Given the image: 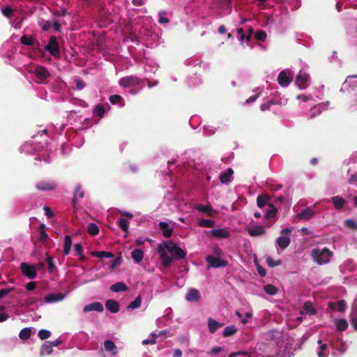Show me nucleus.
<instances>
[{
    "instance_id": "f257e3e1",
    "label": "nucleus",
    "mask_w": 357,
    "mask_h": 357,
    "mask_svg": "<svg viewBox=\"0 0 357 357\" xmlns=\"http://www.w3.org/2000/svg\"><path fill=\"white\" fill-rule=\"evenodd\" d=\"M332 255V252L327 248H324L322 250L314 249L312 252V256L318 264H323L329 262Z\"/></svg>"
},
{
    "instance_id": "f03ea898",
    "label": "nucleus",
    "mask_w": 357,
    "mask_h": 357,
    "mask_svg": "<svg viewBox=\"0 0 357 357\" xmlns=\"http://www.w3.org/2000/svg\"><path fill=\"white\" fill-rule=\"evenodd\" d=\"M45 50L54 57L59 58L60 56V50L57 38L55 36H50L48 44L45 46Z\"/></svg>"
},
{
    "instance_id": "7ed1b4c3",
    "label": "nucleus",
    "mask_w": 357,
    "mask_h": 357,
    "mask_svg": "<svg viewBox=\"0 0 357 357\" xmlns=\"http://www.w3.org/2000/svg\"><path fill=\"white\" fill-rule=\"evenodd\" d=\"M294 77V73L291 70H282L281 71L278 77V84L283 86L286 87L289 85V84L292 82Z\"/></svg>"
},
{
    "instance_id": "20e7f679",
    "label": "nucleus",
    "mask_w": 357,
    "mask_h": 357,
    "mask_svg": "<svg viewBox=\"0 0 357 357\" xmlns=\"http://www.w3.org/2000/svg\"><path fill=\"white\" fill-rule=\"evenodd\" d=\"M22 273L24 275L26 276L29 279H33L37 275V271L36 266L33 264H29L26 262H22L20 264Z\"/></svg>"
},
{
    "instance_id": "39448f33",
    "label": "nucleus",
    "mask_w": 357,
    "mask_h": 357,
    "mask_svg": "<svg viewBox=\"0 0 357 357\" xmlns=\"http://www.w3.org/2000/svg\"><path fill=\"white\" fill-rule=\"evenodd\" d=\"M140 82V79L134 75L122 77L119 81V85L123 87L135 86L139 85Z\"/></svg>"
},
{
    "instance_id": "423d86ee",
    "label": "nucleus",
    "mask_w": 357,
    "mask_h": 357,
    "mask_svg": "<svg viewBox=\"0 0 357 357\" xmlns=\"http://www.w3.org/2000/svg\"><path fill=\"white\" fill-rule=\"evenodd\" d=\"M165 248H166L165 247V245H162L160 244L158 246V252L160 254L161 263H162V266L165 267H167L172 264V258L165 250Z\"/></svg>"
},
{
    "instance_id": "0eeeda50",
    "label": "nucleus",
    "mask_w": 357,
    "mask_h": 357,
    "mask_svg": "<svg viewBox=\"0 0 357 357\" xmlns=\"http://www.w3.org/2000/svg\"><path fill=\"white\" fill-rule=\"evenodd\" d=\"M33 73L38 79V82L40 83L45 82L50 75L47 69L41 66H37L35 68Z\"/></svg>"
},
{
    "instance_id": "6e6552de",
    "label": "nucleus",
    "mask_w": 357,
    "mask_h": 357,
    "mask_svg": "<svg viewBox=\"0 0 357 357\" xmlns=\"http://www.w3.org/2000/svg\"><path fill=\"white\" fill-rule=\"evenodd\" d=\"M308 79L309 75L301 70L296 77V84L301 89H305L307 86Z\"/></svg>"
},
{
    "instance_id": "1a4fd4ad",
    "label": "nucleus",
    "mask_w": 357,
    "mask_h": 357,
    "mask_svg": "<svg viewBox=\"0 0 357 357\" xmlns=\"http://www.w3.org/2000/svg\"><path fill=\"white\" fill-rule=\"evenodd\" d=\"M206 261L211 267L213 268L226 267L227 266V261L220 259L219 258L211 255L206 257Z\"/></svg>"
},
{
    "instance_id": "9d476101",
    "label": "nucleus",
    "mask_w": 357,
    "mask_h": 357,
    "mask_svg": "<svg viewBox=\"0 0 357 357\" xmlns=\"http://www.w3.org/2000/svg\"><path fill=\"white\" fill-rule=\"evenodd\" d=\"M57 187L55 181H41L36 185V189L42 191L54 190Z\"/></svg>"
},
{
    "instance_id": "9b49d317",
    "label": "nucleus",
    "mask_w": 357,
    "mask_h": 357,
    "mask_svg": "<svg viewBox=\"0 0 357 357\" xmlns=\"http://www.w3.org/2000/svg\"><path fill=\"white\" fill-rule=\"evenodd\" d=\"M165 247L169 252L174 253L176 259H184L186 256V252L176 245L169 246L165 243Z\"/></svg>"
},
{
    "instance_id": "f8f14e48",
    "label": "nucleus",
    "mask_w": 357,
    "mask_h": 357,
    "mask_svg": "<svg viewBox=\"0 0 357 357\" xmlns=\"http://www.w3.org/2000/svg\"><path fill=\"white\" fill-rule=\"evenodd\" d=\"M185 298L189 302H198L201 298V295L197 289L192 288L188 290Z\"/></svg>"
},
{
    "instance_id": "ddd939ff",
    "label": "nucleus",
    "mask_w": 357,
    "mask_h": 357,
    "mask_svg": "<svg viewBox=\"0 0 357 357\" xmlns=\"http://www.w3.org/2000/svg\"><path fill=\"white\" fill-rule=\"evenodd\" d=\"M210 232L213 236L218 238H227L230 236L229 231L225 228L214 229Z\"/></svg>"
},
{
    "instance_id": "4468645a",
    "label": "nucleus",
    "mask_w": 357,
    "mask_h": 357,
    "mask_svg": "<svg viewBox=\"0 0 357 357\" xmlns=\"http://www.w3.org/2000/svg\"><path fill=\"white\" fill-rule=\"evenodd\" d=\"M104 310L103 305L100 302H93L90 304L85 305L83 308L84 312H89L91 311H97L99 312H102Z\"/></svg>"
},
{
    "instance_id": "2eb2a0df",
    "label": "nucleus",
    "mask_w": 357,
    "mask_h": 357,
    "mask_svg": "<svg viewBox=\"0 0 357 357\" xmlns=\"http://www.w3.org/2000/svg\"><path fill=\"white\" fill-rule=\"evenodd\" d=\"M105 307L112 313H116L120 309L119 303L113 299H109L105 302Z\"/></svg>"
},
{
    "instance_id": "dca6fc26",
    "label": "nucleus",
    "mask_w": 357,
    "mask_h": 357,
    "mask_svg": "<svg viewBox=\"0 0 357 357\" xmlns=\"http://www.w3.org/2000/svg\"><path fill=\"white\" fill-rule=\"evenodd\" d=\"M248 233L251 236H259L266 234V231L261 226H253L248 229Z\"/></svg>"
},
{
    "instance_id": "f3484780",
    "label": "nucleus",
    "mask_w": 357,
    "mask_h": 357,
    "mask_svg": "<svg viewBox=\"0 0 357 357\" xmlns=\"http://www.w3.org/2000/svg\"><path fill=\"white\" fill-rule=\"evenodd\" d=\"M224 326L223 323L218 322L213 318L208 319V327L211 333H214L218 328Z\"/></svg>"
},
{
    "instance_id": "a211bd4d",
    "label": "nucleus",
    "mask_w": 357,
    "mask_h": 357,
    "mask_svg": "<svg viewBox=\"0 0 357 357\" xmlns=\"http://www.w3.org/2000/svg\"><path fill=\"white\" fill-rule=\"evenodd\" d=\"M350 319L353 328L355 331H357V298L353 304L352 310L350 314Z\"/></svg>"
},
{
    "instance_id": "6ab92c4d",
    "label": "nucleus",
    "mask_w": 357,
    "mask_h": 357,
    "mask_svg": "<svg viewBox=\"0 0 357 357\" xmlns=\"http://www.w3.org/2000/svg\"><path fill=\"white\" fill-rule=\"evenodd\" d=\"M314 215V211L312 208L307 207V208L303 209V211H301L300 213H298L296 215V217L298 219H301V220H309Z\"/></svg>"
},
{
    "instance_id": "aec40b11",
    "label": "nucleus",
    "mask_w": 357,
    "mask_h": 357,
    "mask_svg": "<svg viewBox=\"0 0 357 357\" xmlns=\"http://www.w3.org/2000/svg\"><path fill=\"white\" fill-rule=\"evenodd\" d=\"M233 174L234 170L231 168H229L227 171L222 172L220 175V182L222 183H228L231 181Z\"/></svg>"
},
{
    "instance_id": "412c9836",
    "label": "nucleus",
    "mask_w": 357,
    "mask_h": 357,
    "mask_svg": "<svg viewBox=\"0 0 357 357\" xmlns=\"http://www.w3.org/2000/svg\"><path fill=\"white\" fill-rule=\"evenodd\" d=\"M276 242L280 249L284 250L290 244L291 239L289 236L282 235L277 238Z\"/></svg>"
},
{
    "instance_id": "4be33fe9",
    "label": "nucleus",
    "mask_w": 357,
    "mask_h": 357,
    "mask_svg": "<svg viewBox=\"0 0 357 357\" xmlns=\"http://www.w3.org/2000/svg\"><path fill=\"white\" fill-rule=\"evenodd\" d=\"M159 227L162 229V235L165 238H170L173 234V229L169 228V224L166 222H160Z\"/></svg>"
},
{
    "instance_id": "5701e85b",
    "label": "nucleus",
    "mask_w": 357,
    "mask_h": 357,
    "mask_svg": "<svg viewBox=\"0 0 357 357\" xmlns=\"http://www.w3.org/2000/svg\"><path fill=\"white\" fill-rule=\"evenodd\" d=\"M346 302L344 300H340L336 303L329 302L328 303V307L331 310L335 309L337 307V310L339 312H343L344 311L346 308Z\"/></svg>"
},
{
    "instance_id": "b1692460",
    "label": "nucleus",
    "mask_w": 357,
    "mask_h": 357,
    "mask_svg": "<svg viewBox=\"0 0 357 357\" xmlns=\"http://www.w3.org/2000/svg\"><path fill=\"white\" fill-rule=\"evenodd\" d=\"M52 347L50 344V341H46L40 348V356H43L44 355H50L52 353L53 349Z\"/></svg>"
},
{
    "instance_id": "393cba45",
    "label": "nucleus",
    "mask_w": 357,
    "mask_h": 357,
    "mask_svg": "<svg viewBox=\"0 0 357 357\" xmlns=\"http://www.w3.org/2000/svg\"><path fill=\"white\" fill-rule=\"evenodd\" d=\"M110 291L113 292H120V291H124L128 289V287L126 284L123 282H116L115 284H112L109 287Z\"/></svg>"
},
{
    "instance_id": "a878e982",
    "label": "nucleus",
    "mask_w": 357,
    "mask_h": 357,
    "mask_svg": "<svg viewBox=\"0 0 357 357\" xmlns=\"http://www.w3.org/2000/svg\"><path fill=\"white\" fill-rule=\"evenodd\" d=\"M331 201L335 206V208L337 210L342 208L344 205L345 201L344 199L340 196H334L331 198Z\"/></svg>"
},
{
    "instance_id": "bb28decb",
    "label": "nucleus",
    "mask_w": 357,
    "mask_h": 357,
    "mask_svg": "<svg viewBox=\"0 0 357 357\" xmlns=\"http://www.w3.org/2000/svg\"><path fill=\"white\" fill-rule=\"evenodd\" d=\"M270 201V197L267 195H259L257 198V204L258 207L262 208L266 204H268V202Z\"/></svg>"
},
{
    "instance_id": "cd10ccee",
    "label": "nucleus",
    "mask_w": 357,
    "mask_h": 357,
    "mask_svg": "<svg viewBox=\"0 0 357 357\" xmlns=\"http://www.w3.org/2000/svg\"><path fill=\"white\" fill-rule=\"evenodd\" d=\"M63 298V296L62 294H50L47 295L44 299L46 303H54V302L60 301Z\"/></svg>"
},
{
    "instance_id": "c85d7f7f",
    "label": "nucleus",
    "mask_w": 357,
    "mask_h": 357,
    "mask_svg": "<svg viewBox=\"0 0 357 357\" xmlns=\"http://www.w3.org/2000/svg\"><path fill=\"white\" fill-rule=\"evenodd\" d=\"M84 196V192L82 189L80 185H77L75 188V192H74V197L73 199V204L75 206V203L78 200L79 198H83Z\"/></svg>"
},
{
    "instance_id": "c756f323",
    "label": "nucleus",
    "mask_w": 357,
    "mask_h": 357,
    "mask_svg": "<svg viewBox=\"0 0 357 357\" xmlns=\"http://www.w3.org/2000/svg\"><path fill=\"white\" fill-rule=\"evenodd\" d=\"M104 346L106 351L111 352L113 355L116 354V346L113 341L109 340H105Z\"/></svg>"
},
{
    "instance_id": "7c9ffc66",
    "label": "nucleus",
    "mask_w": 357,
    "mask_h": 357,
    "mask_svg": "<svg viewBox=\"0 0 357 357\" xmlns=\"http://www.w3.org/2000/svg\"><path fill=\"white\" fill-rule=\"evenodd\" d=\"M131 257L138 264L142 261L144 257V252L140 249H135L131 252Z\"/></svg>"
},
{
    "instance_id": "2f4dec72",
    "label": "nucleus",
    "mask_w": 357,
    "mask_h": 357,
    "mask_svg": "<svg viewBox=\"0 0 357 357\" xmlns=\"http://www.w3.org/2000/svg\"><path fill=\"white\" fill-rule=\"evenodd\" d=\"M303 310L305 312L306 314L310 315H314L317 313V311L314 307L313 303L310 301H307L304 303Z\"/></svg>"
},
{
    "instance_id": "473e14b6",
    "label": "nucleus",
    "mask_w": 357,
    "mask_h": 357,
    "mask_svg": "<svg viewBox=\"0 0 357 357\" xmlns=\"http://www.w3.org/2000/svg\"><path fill=\"white\" fill-rule=\"evenodd\" d=\"M72 245V238L71 236L67 235L65 236L64 239V246H63V255H68L71 249Z\"/></svg>"
},
{
    "instance_id": "72a5a7b5",
    "label": "nucleus",
    "mask_w": 357,
    "mask_h": 357,
    "mask_svg": "<svg viewBox=\"0 0 357 357\" xmlns=\"http://www.w3.org/2000/svg\"><path fill=\"white\" fill-rule=\"evenodd\" d=\"M91 255L93 257H98L100 259L113 258L114 257V255L112 252H106V251H100V252L93 251L91 252Z\"/></svg>"
},
{
    "instance_id": "f704fd0d",
    "label": "nucleus",
    "mask_w": 357,
    "mask_h": 357,
    "mask_svg": "<svg viewBox=\"0 0 357 357\" xmlns=\"http://www.w3.org/2000/svg\"><path fill=\"white\" fill-rule=\"evenodd\" d=\"M196 209L200 212L208 213L209 215H211V213L213 212V208L212 206L208 205H201L198 204L196 206Z\"/></svg>"
},
{
    "instance_id": "c9c22d12",
    "label": "nucleus",
    "mask_w": 357,
    "mask_h": 357,
    "mask_svg": "<svg viewBox=\"0 0 357 357\" xmlns=\"http://www.w3.org/2000/svg\"><path fill=\"white\" fill-rule=\"evenodd\" d=\"M336 327L339 331H345L348 328V323L344 319H339L336 321Z\"/></svg>"
},
{
    "instance_id": "e433bc0d",
    "label": "nucleus",
    "mask_w": 357,
    "mask_h": 357,
    "mask_svg": "<svg viewBox=\"0 0 357 357\" xmlns=\"http://www.w3.org/2000/svg\"><path fill=\"white\" fill-rule=\"evenodd\" d=\"M238 330L235 326H227L223 331V336L227 337L231 336L237 333Z\"/></svg>"
},
{
    "instance_id": "4c0bfd02",
    "label": "nucleus",
    "mask_w": 357,
    "mask_h": 357,
    "mask_svg": "<svg viewBox=\"0 0 357 357\" xmlns=\"http://www.w3.org/2000/svg\"><path fill=\"white\" fill-rule=\"evenodd\" d=\"M31 334V330L30 328H24L22 329L19 333V337L22 340H28Z\"/></svg>"
},
{
    "instance_id": "58836bf2",
    "label": "nucleus",
    "mask_w": 357,
    "mask_h": 357,
    "mask_svg": "<svg viewBox=\"0 0 357 357\" xmlns=\"http://www.w3.org/2000/svg\"><path fill=\"white\" fill-rule=\"evenodd\" d=\"M87 232L92 236H96L99 233V228L95 223H89L87 227Z\"/></svg>"
},
{
    "instance_id": "ea45409f",
    "label": "nucleus",
    "mask_w": 357,
    "mask_h": 357,
    "mask_svg": "<svg viewBox=\"0 0 357 357\" xmlns=\"http://www.w3.org/2000/svg\"><path fill=\"white\" fill-rule=\"evenodd\" d=\"M117 225L125 232L128 231L129 222L126 219L119 218L117 220Z\"/></svg>"
},
{
    "instance_id": "a19ab883",
    "label": "nucleus",
    "mask_w": 357,
    "mask_h": 357,
    "mask_svg": "<svg viewBox=\"0 0 357 357\" xmlns=\"http://www.w3.org/2000/svg\"><path fill=\"white\" fill-rule=\"evenodd\" d=\"M198 225L202 227L211 228L215 226V222L212 220L202 219L199 220Z\"/></svg>"
},
{
    "instance_id": "79ce46f5",
    "label": "nucleus",
    "mask_w": 357,
    "mask_h": 357,
    "mask_svg": "<svg viewBox=\"0 0 357 357\" xmlns=\"http://www.w3.org/2000/svg\"><path fill=\"white\" fill-rule=\"evenodd\" d=\"M268 205L270 209L267 210L264 215V218L266 219L274 217L278 211L277 208L273 204H268Z\"/></svg>"
},
{
    "instance_id": "37998d69",
    "label": "nucleus",
    "mask_w": 357,
    "mask_h": 357,
    "mask_svg": "<svg viewBox=\"0 0 357 357\" xmlns=\"http://www.w3.org/2000/svg\"><path fill=\"white\" fill-rule=\"evenodd\" d=\"M142 303V297L140 295L137 296L135 299L132 301L128 306V308L136 309L140 307Z\"/></svg>"
},
{
    "instance_id": "c03bdc74",
    "label": "nucleus",
    "mask_w": 357,
    "mask_h": 357,
    "mask_svg": "<svg viewBox=\"0 0 357 357\" xmlns=\"http://www.w3.org/2000/svg\"><path fill=\"white\" fill-rule=\"evenodd\" d=\"M105 114V108L101 104H98L94 110L93 114L98 117H102Z\"/></svg>"
},
{
    "instance_id": "a18cd8bd",
    "label": "nucleus",
    "mask_w": 357,
    "mask_h": 357,
    "mask_svg": "<svg viewBox=\"0 0 357 357\" xmlns=\"http://www.w3.org/2000/svg\"><path fill=\"white\" fill-rule=\"evenodd\" d=\"M20 42L24 45L32 46L34 44V39L28 37L26 35H23L20 38Z\"/></svg>"
},
{
    "instance_id": "49530a36",
    "label": "nucleus",
    "mask_w": 357,
    "mask_h": 357,
    "mask_svg": "<svg viewBox=\"0 0 357 357\" xmlns=\"http://www.w3.org/2000/svg\"><path fill=\"white\" fill-rule=\"evenodd\" d=\"M45 226L44 224H41L40 226H39V230H40V237H39V240L41 241V242H45L46 241V239L48 238V235L46 233L45 230Z\"/></svg>"
},
{
    "instance_id": "de8ad7c7",
    "label": "nucleus",
    "mask_w": 357,
    "mask_h": 357,
    "mask_svg": "<svg viewBox=\"0 0 357 357\" xmlns=\"http://www.w3.org/2000/svg\"><path fill=\"white\" fill-rule=\"evenodd\" d=\"M277 288L272 284H266L264 286V291L269 295H275L277 293Z\"/></svg>"
},
{
    "instance_id": "09e8293b",
    "label": "nucleus",
    "mask_w": 357,
    "mask_h": 357,
    "mask_svg": "<svg viewBox=\"0 0 357 357\" xmlns=\"http://www.w3.org/2000/svg\"><path fill=\"white\" fill-rule=\"evenodd\" d=\"M51 336V332L45 329H41L38 332V337L40 340H44Z\"/></svg>"
},
{
    "instance_id": "8fccbe9b",
    "label": "nucleus",
    "mask_w": 357,
    "mask_h": 357,
    "mask_svg": "<svg viewBox=\"0 0 357 357\" xmlns=\"http://www.w3.org/2000/svg\"><path fill=\"white\" fill-rule=\"evenodd\" d=\"M267 34L264 30H259L255 34V38L257 40L264 41L266 39Z\"/></svg>"
},
{
    "instance_id": "3c124183",
    "label": "nucleus",
    "mask_w": 357,
    "mask_h": 357,
    "mask_svg": "<svg viewBox=\"0 0 357 357\" xmlns=\"http://www.w3.org/2000/svg\"><path fill=\"white\" fill-rule=\"evenodd\" d=\"M318 344H321V347H320V350L318 351L317 353V356L319 357H326L327 355H326L324 354V351L327 348V344H322V341L321 340H319L318 342H317Z\"/></svg>"
},
{
    "instance_id": "603ef678",
    "label": "nucleus",
    "mask_w": 357,
    "mask_h": 357,
    "mask_svg": "<svg viewBox=\"0 0 357 357\" xmlns=\"http://www.w3.org/2000/svg\"><path fill=\"white\" fill-rule=\"evenodd\" d=\"M266 264L270 267H275V266H278L281 265L282 261H281V260L275 261L271 257H268L266 259Z\"/></svg>"
},
{
    "instance_id": "864d4df0",
    "label": "nucleus",
    "mask_w": 357,
    "mask_h": 357,
    "mask_svg": "<svg viewBox=\"0 0 357 357\" xmlns=\"http://www.w3.org/2000/svg\"><path fill=\"white\" fill-rule=\"evenodd\" d=\"M1 13L6 17H10L13 15V10L10 6H6L1 9Z\"/></svg>"
},
{
    "instance_id": "5fc2aeb1",
    "label": "nucleus",
    "mask_w": 357,
    "mask_h": 357,
    "mask_svg": "<svg viewBox=\"0 0 357 357\" xmlns=\"http://www.w3.org/2000/svg\"><path fill=\"white\" fill-rule=\"evenodd\" d=\"M123 100L122 97L119 95H112L109 97V101L112 104L115 105L120 103Z\"/></svg>"
},
{
    "instance_id": "6e6d98bb",
    "label": "nucleus",
    "mask_w": 357,
    "mask_h": 357,
    "mask_svg": "<svg viewBox=\"0 0 357 357\" xmlns=\"http://www.w3.org/2000/svg\"><path fill=\"white\" fill-rule=\"evenodd\" d=\"M46 261L47 263L48 271L50 272H52L56 267L55 264L53 261L52 257H51V256L47 257V258L46 259Z\"/></svg>"
},
{
    "instance_id": "4d7b16f0",
    "label": "nucleus",
    "mask_w": 357,
    "mask_h": 357,
    "mask_svg": "<svg viewBox=\"0 0 357 357\" xmlns=\"http://www.w3.org/2000/svg\"><path fill=\"white\" fill-rule=\"evenodd\" d=\"M122 262L121 257H116L113 259L110 264V268L114 270L116 266H119Z\"/></svg>"
},
{
    "instance_id": "13d9d810",
    "label": "nucleus",
    "mask_w": 357,
    "mask_h": 357,
    "mask_svg": "<svg viewBox=\"0 0 357 357\" xmlns=\"http://www.w3.org/2000/svg\"><path fill=\"white\" fill-rule=\"evenodd\" d=\"M75 251L76 252V255L79 257H82V254L84 253L83 247L81 243H76L74 246Z\"/></svg>"
},
{
    "instance_id": "bf43d9fd",
    "label": "nucleus",
    "mask_w": 357,
    "mask_h": 357,
    "mask_svg": "<svg viewBox=\"0 0 357 357\" xmlns=\"http://www.w3.org/2000/svg\"><path fill=\"white\" fill-rule=\"evenodd\" d=\"M67 9L63 8H61L60 10H56L53 13L54 15L56 17H64L67 15Z\"/></svg>"
},
{
    "instance_id": "052dcab7",
    "label": "nucleus",
    "mask_w": 357,
    "mask_h": 357,
    "mask_svg": "<svg viewBox=\"0 0 357 357\" xmlns=\"http://www.w3.org/2000/svg\"><path fill=\"white\" fill-rule=\"evenodd\" d=\"M344 222L347 227H349L354 230L357 229V223L354 220H351V219H347L344 221Z\"/></svg>"
},
{
    "instance_id": "680f3d73",
    "label": "nucleus",
    "mask_w": 357,
    "mask_h": 357,
    "mask_svg": "<svg viewBox=\"0 0 357 357\" xmlns=\"http://www.w3.org/2000/svg\"><path fill=\"white\" fill-rule=\"evenodd\" d=\"M75 82L76 84V89L77 90H82L86 86L84 82L81 79H76Z\"/></svg>"
},
{
    "instance_id": "e2e57ef3",
    "label": "nucleus",
    "mask_w": 357,
    "mask_h": 357,
    "mask_svg": "<svg viewBox=\"0 0 357 357\" xmlns=\"http://www.w3.org/2000/svg\"><path fill=\"white\" fill-rule=\"evenodd\" d=\"M14 290V287L0 289V298L4 297Z\"/></svg>"
},
{
    "instance_id": "0e129e2a",
    "label": "nucleus",
    "mask_w": 357,
    "mask_h": 357,
    "mask_svg": "<svg viewBox=\"0 0 357 357\" xmlns=\"http://www.w3.org/2000/svg\"><path fill=\"white\" fill-rule=\"evenodd\" d=\"M44 211L45 215L49 218H52L54 215V212L49 206H45Z\"/></svg>"
},
{
    "instance_id": "69168bd1",
    "label": "nucleus",
    "mask_w": 357,
    "mask_h": 357,
    "mask_svg": "<svg viewBox=\"0 0 357 357\" xmlns=\"http://www.w3.org/2000/svg\"><path fill=\"white\" fill-rule=\"evenodd\" d=\"M257 268L258 273L259 274L260 276L264 277L266 275V270L261 266H260L259 264H257Z\"/></svg>"
},
{
    "instance_id": "338daca9",
    "label": "nucleus",
    "mask_w": 357,
    "mask_h": 357,
    "mask_svg": "<svg viewBox=\"0 0 357 357\" xmlns=\"http://www.w3.org/2000/svg\"><path fill=\"white\" fill-rule=\"evenodd\" d=\"M36 287V282H28L26 284V289L28 291H33V290H34Z\"/></svg>"
},
{
    "instance_id": "774afa93",
    "label": "nucleus",
    "mask_w": 357,
    "mask_h": 357,
    "mask_svg": "<svg viewBox=\"0 0 357 357\" xmlns=\"http://www.w3.org/2000/svg\"><path fill=\"white\" fill-rule=\"evenodd\" d=\"M222 351V348L221 347H215L211 349L209 354L211 355H216Z\"/></svg>"
}]
</instances>
